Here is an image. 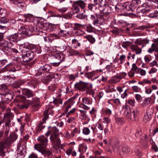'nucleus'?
I'll list each match as a JSON object with an SVG mask.
<instances>
[{"instance_id":"nucleus-1","label":"nucleus","mask_w":158,"mask_h":158,"mask_svg":"<svg viewBox=\"0 0 158 158\" xmlns=\"http://www.w3.org/2000/svg\"><path fill=\"white\" fill-rule=\"evenodd\" d=\"M59 134L51 135L50 140L52 143L53 144V147L57 153H60L61 150L63 149L64 145L60 143V140L59 138Z\"/></svg>"},{"instance_id":"nucleus-2","label":"nucleus","mask_w":158,"mask_h":158,"mask_svg":"<svg viewBox=\"0 0 158 158\" xmlns=\"http://www.w3.org/2000/svg\"><path fill=\"white\" fill-rule=\"evenodd\" d=\"M138 112L137 110L131 109V108L128 107L127 105L124 108V115L128 119L132 121H135L136 118L137 116Z\"/></svg>"},{"instance_id":"nucleus-3","label":"nucleus","mask_w":158,"mask_h":158,"mask_svg":"<svg viewBox=\"0 0 158 158\" xmlns=\"http://www.w3.org/2000/svg\"><path fill=\"white\" fill-rule=\"evenodd\" d=\"M38 64L39 66L38 69L39 73L42 74L51 73L50 71L52 67L50 64H46L44 62H41Z\"/></svg>"},{"instance_id":"nucleus-4","label":"nucleus","mask_w":158,"mask_h":158,"mask_svg":"<svg viewBox=\"0 0 158 158\" xmlns=\"http://www.w3.org/2000/svg\"><path fill=\"white\" fill-rule=\"evenodd\" d=\"M74 87L76 89H77L80 91H86L87 93H88V90L89 89V83L81 81L79 82H76L74 85Z\"/></svg>"},{"instance_id":"nucleus-5","label":"nucleus","mask_w":158,"mask_h":158,"mask_svg":"<svg viewBox=\"0 0 158 158\" xmlns=\"http://www.w3.org/2000/svg\"><path fill=\"white\" fill-rule=\"evenodd\" d=\"M20 69V66L10 63L6 65L4 68L0 69V73L7 71L15 72L16 71L19 70Z\"/></svg>"},{"instance_id":"nucleus-6","label":"nucleus","mask_w":158,"mask_h":158,"mask_svg":"<svg viewBox=\"0 0 158 158\" xmlns=\"http://www.w3.org/2000/svg\"><path fill=\"white\" fill-rule=\"evenodd\" d=\"M86 4L83 0H78L74 2L72 6V9L75 13H77L80 12V7L81 9H84Z\"/></svg>"},{"instance_id":"nucleus-7","label":"nucleus","mask_w":158,"mask_h":158,"mask_svg":"<svg viewBox=\"0 0 158 158\" xmlns=\"http://www.w3.org/2000/svg\"><path fill=\"white\" fill-rule=\"evenodd\" d=\"M18 136L14 132H10L9 137L7 138V136L4 138V142L2 143H4L5 146V144L9 145L16 140Z\"/></svg>"},{"instance_id":"nucleus-8","label":"nucleus","mask_w":158,"mask_h":158,"mask_svg":"<svg viewBox=\"0 0 158 158\" xmlns=\"http://www.w3.org/2000/svg\"><path fill=\"white\" fill-rule=\"evenodd\" d=\"M56 60L55 62L52 63L53 66H58L60 63L64 61L65 59V56L63 53H57L54 56Z\"/></svg>"},{"instance_id":"nucleus-9","label":"nucleus","mask_w":158,"mask_h":158,"mask_svg":"<svg viewBox=\"0 0 158 158\" xmlns=\"http://www.w3.org/2000/svg\"><path fill=\"white\" fill-rule=\"evenodd\" d=\"M51 110V108H47L44 111V118H42V121L40 123L38 126V130H41L45 127V126L43 125V124L45 123L46 120L48 118V114H49V112Z\"/></svg>"},{"instance_id":"nucleus-10","label":"nucleus","mask_w":158,"mask_h":158,"mask_svg":"<svg viewBox=\"0 0 158 158\" xmlns=\"http://www.w3.org/2000/svg\"><path fill=\"white\" fill-rule=\"evenodd\" d=\"M0 94L5 96V97L8 99V98H7L8 96L10 95L9 94L8 89L7 86L5 84L2 85L0 87Z\"/></svg>"},{"instance_id":"nucleus-11","label":"nucleus","mask_w":158,"mask_h":158,"mask_svg":"<svg viewBox=\"0 0 158 158\" xmlns=\"http://www.w3.org/2000/svg\"><path fill=\"white\" fill-rule=\"evenodd\" d=\"M8 39L13 42H17L21 39V36L18 33H14L7 36Z\"/></svg>"},{"instance_id":"nucleus-12","label":"nucleus","mask_w":158,"mask_h":158,"mask_svg":"<svg viewBox=\"0 0 158 158\" xmlns=\"http://www.w3.org/2000/svg\"><path fill=\"white\" fill-rule=\"evenodd\" d=\"M89 127H84L82 130L83 133L85 135H89L90 133V131L89 128L92 129L93 131L94 134H95L96 133V132L98 131V130H96V128L95 127L89 125Z\"/></svg>"},{"instance_id":"nucleus-13","label":"nucleus","mask_w":158,"mask_h":158,"mask_svg":"<svg viewBox=\"0 0 158 158\" xmlns=\"http://www.w3.org/2000/svg\"><path fill=\"white\" fill-rule=\"evenodd\" d=\"M103 9L102 11L103 13V16L108 15L111 12V7L108 5L104 3L103 4Z\"/></svg>"},{"instance_id":"nucleus-14","label":"nucleus","mask_w":158,"mask_h":158,"mask_svg":"<svg viewBox=\"0 0 158 158\" xmlns=\"http://www.w3.org/2000/svg\"><path fill=\"white\" fill-rule=\"evenodd\" d=\"M154 51L158 52V40L156 41L155 43L152 44L151 47L148 51L149 53H152Z\"/></svg>"},{"instance_id":"nucleus-15","label":"nucleus","mask_w":158,"mask_h":158,"mask_svg":"<svg viewBox=\"0 0 158 158\" xmlns=\"http://www.w3.org/2000/svg\"><path fill=\"white\" fill-rule=\"evenodd\" d=\"M20 101L23 103V104L19 105V107L21 109L24 108L27 109L28 106V102L26 100V98L24 96H21Z\"/></svg>"},{"instance_id":"nucleus-16","label":"nucleus","mask_w":158,"mask_h":158,"mask_svg":"<svg viewBox=\"0 0 158 158\" xmlns=\"http://www.w3.org/2000/svg\"><path fill=\"white\" fill-rule=\"evenodd\" d=\"M12 44L10 43H8L5 41H2L0 43V47L3 49L7 50L8 48H11L12 47Z\"/></svg>"},{"instance_id":"nucleus-17","label":"nucleus","mask_w":158,"mask_h":158,"mask_svg":"<svg viewBox=\"0 0 158 158\" xmlns=\"http://www.w3.org/2000/svg\"><path fill=\"white\" fill-rule=\"evenodd\" d=\"M73 105V103L70 100H68L65 102L63 108L64 110V111L66 113L68 112L69 109L71 108Z\"/></svg>"},{"instance_id":"nucleus-18","label":"nucleus","mask_w":158,"mask_h":158,"mask_svg":"<svg viewBox=\"0 0 158 158\" xmlns=\"http://www.w3.org/2000/svg\"><path fill=\"white\" fill-rule=\"evenodd\" d=\"M38 141L40 143V144L44 146H46L47 145L48 140L47 137L44 135H42L39 136L37 139Z\"/></svg>"},{"instance_id":"nucleus-19","label":"nucleus","mask_w":158,"mask_h":158,"mask_svg":"<svg viewBox=\"0 0 158 158\" xmlns=\"http://www.w3.org/2000/svg\"><path fill=\"white\" fill-rule=\"evenodd\" d=\"M140 46L139 44L137 45H132L131 46V48L133 51L136 52V54H139L142 51V48L139 47Z\"/></svg>"},{"instance_id":"nucleus-20","label":"nucleus","mask_w":158,"mask_h":158,"mask_svg":"<svg viewBox=\"0 0 158 158\" xmlns=\"http://www.w3.org/2000/svg\"><path fill=\"white\" fill-rule=\"evenodd\" d=\"M86 18L89 21L92 22L93 24L96 25L97 17L94 15H89L86 16Z\"/></svg>"},{"instance_id":"nucleus-21","label":"nucleus","mask_w":158,"mask_h":158,"mask_svg":"<svg viewBox=\"0 0 158 158\" xmlns=\"http://www.w3.org/2000/svg\"><path fill=\"white\" fill-rule=\"evenodd\" d=\"M124 7L125 10L130 12V13H131L133 12V6L132 3H127L123 5Z\"/></svg>"},{"instance_id":"nucleus-22","label":"nucleus","mask_w":158,"mask_h":158,"mask_svg":"<svg viewBox=\"0 0 158 158\" xmlns=\"http://www.w3.org/2000/svg\"><path fill=\"white\" fill-rule=\"evenodd\" d=\"M105 16H103V15H102V16L101 15L98 17H97L95 25L98 26V25H103L105 23V19L104 18Z\"/></svg>"},{"instance_id":"nucleus-23","label":"nucleus","mask_w":158,"mask_h":158,"mask_svg":"<svg viewBox=\"0 0 158 158\" xmlns=\"http://www.w3.org/2000/svg\"><path fill=\"white\" fill-rule=\"evenodd\" d=\"M46 146H44L40 143H38L34 145V148L35 149L41 153L45 152V148Z\"/></svg>"},{"instance_id":"nucleus-24","label":"nucleus","mask_w":158,"mask_h":158,"mask_svg":"<svg viewBox=\"0 0 158 158\" xmlns=\"http://www.w3.org/2000/svg\"><path fill=\"white\" fill-rule=\"evenodd\" d=\"M31 103L33 106L37 107L40 105V99L37 97L33 98Z\"/></svg>"},{"instance_id":"nucleus-25","label":"nucleus","mask_w":158,"mask_h":158,"mask_svg":"<svg viewBox=\"0 0 158 158\" xmlns=\"http://www.w3.org/2000/svg\"><path fill=\"white\" fill-rule=\"evenodd\" d=\"M23 92L25 94L28 98L32 97L34 96L33 92L30 89H24L22 90Z\"/></svg>"},{"instance_id":"nucleus-26","label":"nucleus","mask_w":158,"mask_h":158,"mask_svg":"<svg viewBox=\"0 0 158 158\" xmlns=\"http://www.w3.org/2000/svg\"><path fill=\"white\" fill-rule=\"evenodd\" d=\"M87 149V147L86 144L84 143L81 144L79 145L78 151L82 154L85 152Z\"/></svg>"},{"instance_id":"nucleus-27","label":"nucleus","mask_w":158,"mask_h":158,"mask_svg":"<svg viewBox=\"0 0 158 158\" xmlns=\"http://www.w3.org/2000/svg\"><path fill=\"white\" fill-rule=\"evenodd\" d=\"M48 130H49L51 133V135H56L59 134V130L57 127L55 126L51 127L49 126L48 127Z\"/></svg>"},{"instance_id":"nucleus-28","label":"nucleus","mask_w":158,"mask_h":158,"mask_svg":"<svg viewBox=\"0 0 158 158\" xmlns=\"http://www.w3.org/2000/svg\"><path fill=\"white\" fill-rule=\"evenodd\" d=\"M23 49L21 51L22 52L24 53L25 51H24L23 50L26 51L31 50L35 48V46L32 44L28 45L26 46H23Z\"/></svg>"},{"instance_id":"nucleus-29","label":"nucleus","mask_w":158,"mask_h":158,"mask_svg":"<svg viewBox=\"0 0 158 158\" xmlns=\"http://www.w3.org/2000/svg\"><path fill=\"white\" fill-rule=\"evenodd\" d=\"M5 147L4 143H0V158H2V157H4L5 155V152L4 151Z\"/></svg>"},{"instance_id":"nucleus-30","label":"nucleus","mask_w":158,"mask_h":158,"mask_svg":"<svg viewBox=\"0 0 158 158\" xmlns=\"http://www.w3.org/2000/svg\"><path fill=\"white\" fill-rule=\"evenodd\" d=\"M105 91L107 93L114 92L116 91V89H115L113 85H108L105 87Z\"/></svg>"},{"instance_id":"nucleus-31","label":"nucleus","mask_w":158,"mask_h":158,"mask_svg":"<svg viewBox=\"0 0 158 158\" xmlns=\"http://www.w3.org/2000/svg\"><path fill=\"white\" fill-rule=\"evenodd\" d=\"M31 16L29 15H25L22 18L19 19L24 22H30L31 20Z\"/></svg>"},{"instance_id":"nucleus-32","label":"nucleus","mask_w":158,"mask_h":158,"mask_svg":"<svg viewBox=\"0 0 158 158\" xmlns=\"http://www.w3.org/2000/svg\"><path fill=\"white\" fill-rule=\"evenodd\" d=\"M27 27L25 26L23 28H22L21 30L17 32L19 34V35L21 36V37L23 36V35H22L28 36V33L27 31Z\"/></svg>"},{"instance_id":"nucleus-33","label":"nucleus","mask_w":158,"mask_h":158,"mask_svg":"<svg viewBox=\"0 0 158 158\" xmlns=\"http://www.w3.org/2000/svg\"><path fill=\"white\" fill-rule=\"evenodd\" d=\"M25 26L27 27H28L27 29V31L28 36H30L31 35L32 32L35 31L34 27L31 25H26Z\"/></svg>"},{"instance_id":"nucleus-34","label":"nucleus","mask_w":158,"mask_h":158,"mask_svg":"<svg viewBox=\"0 0 158 158\" xmlns=\"http://www.w3.org/2000/svg\"><path fill=\"white\" fill-rule=\"evenodd\" d=\"M23 51H25L24 54L28 56L29 57H30L29 59H33V58L34 56V53L33 51L31 50L26 51L23 50Z\"/></svg>"},{"instance_id":"nucleus-35","label":"nucleus","mask_w":158,"mask_h":158,"mask_svg":"<svg viewBox=\"0 0 158 158\" xmlns=\"http://www.w3.org/2000/svg\"><path fill=\"white\" fill-rule=\"evenodd\" d=\"M121 78L117 75L114 76L111 80V82L112 83H116L120 81Z\"/></svg>"},{"instance_id":"nucleus-36","label":"nucleus","mask_w":158,"mask_h":158,"mask_svg":"<svg viewBox=\"0 0 158 158\" xmlns=\"http://www.w3.org/2000/svg\"><path fill=\"white\" fill-rule=\"evenodd\" d=\"M82 102H83V105H91L92 103V101H91L90 99L87 97H84L82 98Z\"/></svg>"},{"instance_id":"nucleus-37","label":"nucleus","mask_w":158,"mask_h":158,"mask_svg":"<svg viewBox=\"0 0 158 158\" xmlns=\"http://www.w3.org/2000/svg\"><path fill=\"white\" fill-rule=\"evenodd\" d=\"M151 98H148L144 99L141 104L143 107H145L148 106L150 102Z\"/></svg>"},{"instance_id":"nucleus-38","label":"nucleus","mask_w":158,"mask_h":158,"mask_svg":"<svg viewBox=\"0 0 158 158\" xmlns=\"http://www.w3.org/2000/svg\"><path fill=\"white\" fill-rule=\"evenodd\" d=\"M97 127L100 130V132L99 133H98V136L99 137L101 136L103 132V126L100 123H98L96 125Z\"/></svg>"},{"instance_id":"nucleus-39","label":"nucleus","mask_w":158,"mask_h":158,"mask_svg":"<svg viewBox=\"0 0 158 158\" xmlns=\"http://www.w3.org/2000/svg\"><path fill=\"white\" fill-rule=\"evenodd\" d=\"M85 37L92 44L94 43L95 41V39L91 35L85 36Z\"/></svg>"},{"instance_id":"nucleus-40","label":"nucleus","mask_w":158,"mask_h":158,"mask_svg":"<svg viewBox=\"0 0 158 158\" xmlns=\"http://www.w3.org/2000/svg\"><path fill=\"white\" fill-rule=\"evenodd\" d=\"M149 40L147 39H144L140 40V43H139L140 45H142L141 48H143L149 42Z\"/></svg>"},{"instance_id":"nucleus-41","label":"nucleus","mask_w":158,"mask_h":158,"mask_svg":"<svg viewBox=\"0 0 158 158\" xmlns=\"http://www.w3.org/2000/svg\"><path fill=\"white\" fill-rule=\"evenodd\" d=\"M149 11V10L146 8H143V9H141L140 8H139L137 10V13H141L143 14H146L148 13Z\"/></svg>"},{"instance_id":"nucleus-42","label":"nucleus","mask_w":158,"mask_h":158,"mask_svg":"<svg viewBox=\"0 0 158 158\" xmlns=\"http://www.w3.org/2000/svg\"><path fill=\"white\" fill-rule=\"evenodd\" d=\"M40 31H39V33L37 34V35H39L42 38L44 39L45 41H46L47 40L46 39V35L45 32L42 31V30H40Z\"/></svg>"},{"instance_id":"nucleus-43","label":"nucleus","mask_w":158,"mask_h":158,"mask_svg":"<svg viewBox=\"0 0 158 158\" xmlns=\"http://www.w3.org/2000/svg\"><path fill=\"white\" fill-rule=\"evenodd\" d=\"M154 111V109L151 106H149L147 108L146 114L152 116L153 114Z\"/></svg>"},{"instance_id":"nucleus-44","label":"nucleus","mask_w":158,"mask_h":158,"mask_svg":"<svg viewBox=\"0 0 158 158\" xmlns=\"http://www.w3.org/2000/svg\"><path fill=\"white\" fill-rule=\"evenodd\" d=\"M23 61L25 62H28L32 60V59H29V56L25 54H23L22 56Z\"/></svg>"},{"instance_id":"nucleus-45","label":"nucleus","mask_w":158,"mask_h":158,"mask_svg":"<svg viewBox=\"0 0 158 158\" xmlns=\"http://www.w3.org/2000/svg\"><path fill=\"white\" fill-rule=\"evenodd\" d=\"M94 75V73L93 72H90L89 73H85V77H87L88 78H92Z\"/></svg>"},{"instance_id":"nucleus-46","label":"nucleus","mask_w":158,"mask_h":158,"mask_svg":"<svg viewBox=\"0 0 158 158\" xmlns=\"http://www.w3.org/2000/svg\"><path fill=\"white\" fill-rule=\"evenodd\" d=\"M130 151V149L128 147H124L122 148V152L124 154H127Z\"/></svg>"},{"instance_id":"nucleus-47","label":"nucleus","mask_w":158,"mask_h":158,"mask_svg":"<svg viewBox=\"0 0 158 158\" xmlns=\"http://www.w3.org/2000/svg\"><path fill=\"white\" fill-rule=\"evenodd\" d=\"M69 53L70 54L72 55H77L79 54V52L78 51L73 49L70 50Z\"/></svg>"},{"instance_id":"nucleus-48","label":"nucleus","mask_w":158,"mask_h":158,"mask_svg":"<svg viewBox=\"0 0 158 158\" xmlns=\"http://www.w3.org/2000/svg\"><path fill=\"white\" fill-rule=\"evenodd\" d=\"M131 70L134 71L136 72H139L140 71V69H138L136 64H132Z\"/></svg>"},{"instance_id":"nucleus-49","label":"nucleus","mask_w":158,"mask_h":158,"mask_svg":"<svg viewBox=\"0 0 158 158\" xmlns=\"http://www.w3.org/2000/svg\"><path fill=\"white\" fill-rule=\"evenodd\" d=\"M72 44H76V47H75L76 48H77V47H80L81 45L80 43L79 42L78 40L76 39H74L72 40Z\"/></svg>"},{"instance_id":"nucleus-50","label":"nucleus","mask_w":158,"mask_h":158,"mask_svg":"<svg viewBox=\"0 0 158 158\" xmlns=\"http://www.w3.org/2000/svg\"><path fill=\"white\" fill-rule=\"evenodd\" d=\"M8 19L5 17H2L0 19V22L1 24H4L7 23L8 21Z\"/></svg>"},{"instance_id":"nucleus-51","label":"nucleus","mask_w":158,"mask_h":158,"mask_svg":"<svg viewBox=\"0 0 158 158\" xmlns=\"http://www.w3.org/2000/svg\"><path fill=\"white\" fill-rule=\"evenodd\" d=\"M53 102L54 104L56 105H57L58 103L62 104V101L60 98H55L54 99Z\"/></svg>"},{"instance_id":"nucleus-52","label":"nucleus","mask_w":158,"mask_h":158,"mask_svg":"<svg viewBox=\"0 0 158 158\" xmlns=\"http://www.w3.org/2000/svg\"><path fill=\"white\" fill-rule=\"evenodd\" d=\"M103 120V122L106 124V126L107 127L108 126V124L110 122V119L108 118L104 117Z\"/></svg>"},{"instance_id":"nucleus-53","label":"nucleus","mask_w":158,"mask_h":158,"mask_svg":"<svg viewBox=\"0 0 158 158\" xmlns=\"http://www.w3.org/2000/svg\"><path fill=\"white\" fill-rule=\"evenodd\" d=\"M115 120L116 122L118 124H122L123 122V118H116Z\"/></svg>"},{"instance_id":"nucleus-54","label":"nucleus","mask_w":158,"mask_h":158,"mask_svg":"<svg viewBox=\"0 0 158 158\" xmlns=\"http://www.w3.org/2000/svg\"><path fill=\"white\" fill-rule=\"evenodd\" d=\"M76 17L79 19H84L86 18V16L84 15L82 13L77 14Z\"/></svg>"},{"instance_id":"nucleus-55","label":"nucleus","mask_w":158,"mask_h":158,"mask_svg":"<svg viewBox=\"0 0 158 158\" xmlns=\"http://www.w3.org/2000/svg\"><path fill=\"white\" fill-rule=\"evenodd\" d=\"M76 108H73L69 112H68L67 113V114H66V116L67 117H68V116L70 115L73 114L76 111Z\"/></svg>"},{"instance_id":"nucleus-56","label":"nucleus","mask_w":158,"mask_h":158,"mask_svg":"<svg viewBox=\"0 0 158 158\" xmlns=\"http://www.w3.org/2000/svg\"><path fill=\"white\" fill-rule=\"evenodd\" d=\"M152 116L149 115V114H146L144 117V120H146L147 121H149L152 118Z\"/></svg>"},{"instance_id":"nucleus-57","label":"nucleus","mask_w":158,"mask_h":158,"mask_svg":"<svg viewBox=\"0 0 158 158\" xmlns=\"http://www.w3.org/2000/svg\"><path fill=\"white\" fill-rule=\"evenodd\" d=\"M131 44V43L127 41L123 42L122 44V47L125 48H127Z\"/></svg>"},{"instance_id":"nucleus-58","label":"nucleus","mask_w":158,"mask_h":158,"mask_svg":"<svg viewBox=\"0 0 158 158\" xmlns=\"http://www.w3.org/2000/svg\"><path fill=\"white\" fill-rule=\"evenodd\" d=\"M135 102L134 99H129L127 101V103L131 106H134Z\"/></svg>"},{"instance_id":"nucleus-59","label":"nucleus","mask_w":158,"mask_h":158,"mask_svg":"<svg viewBox=\"0 0 158 158\" xmlns=\"http://www.w3.org/2000/svg\"><path fill=\"white\" fill-rule=\"evenodd\" d=\"M108 2L110 4L113 6L116 5L117 2L116 0H108Z\"/></svg>"},{"instance_id":"nucleus-60","label":"nucleus","mask_w":158,"mask_h":158,"mask_svg":"<svg viewBox=\"0 0 158 158\" xmlns=\"http://www.w3.org/2000/svg\"><path fill=\"white\" fill-rule=\"evenodd\" d=\"M68 9L67 7H63L58 9V10L61 13H63L66 11Z\"/></svg>"},{"instance_id":"nucleus-61","label":"nucleus","mask_w":158,"mask_h":158,"mask_svg":"<svg viewBox=\"0 0 158 158\" xmlns=\"http://www.w3.org/2000/svg\"><path fill=\"white\" fill-rule=\"evenodd\" d=\"M7 62V60L5 59L0 60V67H2Z\"/></svg>"},{"instance_id":"nucleus-62","label":"nucleus","mask_w":158,"mask_h":158,"mask_svg":"<svg viewBox=\"0 0 158 158\" xmlns=\"http://www.w3.org/2000/svg\"><path fill=\"white\" fill-rule=\"evenodd\" d=\"M118 77L121 78V80L122 78H124L126 77L127 75L126 73L124 72H123L122 73H119L118 75H117Z\"/></svg>"},{"instance_id":"nucleus-63","label":"nucleus","mask_w":158,"mask_h":158,"mask_svg":"<svg viewBox=\"0 0 158 158\" xmlns=\"http://www.w3.org/2000/svg\"><path fill=\"white\" fill-rule=\"evenodd\" d=\"M135 97L136 100L138 101H140L142 99V97L139 94H136Z\"/></svg>"},{"instance_id":"nucleus-64","label":"nucleus","mask_w":158,"mask_h":158,"mask_svg":"<svg viewBox=\"0 0 158 158\" xmlns=\"http://www.w3.org/2000/svg\"><path fill=\"white\" fill-rule=\"evenodd\" d=\"M156 71L157 69L156 68H152L149 71V73L150 74H152L156 72Z\"/></svg>"}]
</instances>
